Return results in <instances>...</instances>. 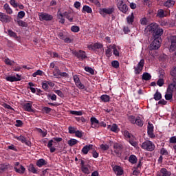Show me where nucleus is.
<instances>
[{
	"label": "nucleus",
	"instance_id": "f257e3e1",
	"mask_svg": "<svg viewBox=\"0 0 176 176\" xmlns=\"http://www.w3.org/2000/svg\"><path fill=\"white\" fill-rule=\"evenodd\" d=\"M141 148L148 152H153L155 151V144L150 140H146L142 144Z\"/></svg>",
	"mask_w": 176,
	"mask_h": 176
},
{
	"label": "nucleus",
	"instance_id": "f03ea898",
	"mask_svg": "<svg viewBox=\"0 0 176 176\" xmlns=\"http://www.w3.org/2000/svg\"><path fill=\"white\" fill-rule=\"evenodd\" d=\"M145 65V60L143 58L140 60L136 66H134V73L135 75H140L141 72H142V69H144V66Z\"/></svg>",
	"mask_w": 176,
	"mask_h": 176
},
{
	"label": "nucleus",
	"instance_id": "7ed1b4c3",
	"mask_svg": "<svg viewBox=\"0 0 176 176\" xmlns=\"http://www.w3.org/2000/svg\"><path fill=\"white\" fill-rule=\"evenodd\" d=\"M72 54L76 56L80 61H83L85 58H87V56L86 55V52L82 50L79 51H72Z\"/></svg>",
	"mask_w": 176,
	"mask_h": 176
},
{
	"label": "nucleus",
	"instance_id": "20e7f679",
	"mask_svg": "<svg viewBox=\"0 0 176 176\" xmlns=\"http://www.w3.org/2000/svg\"><path fill=\"white\" fill-rule=\"evenodd\" d=\"M115 12V8L111 7V8H100L99 10V13L102 16V17H107V14H112Z\"/></svg>",
	"mask_w": 176,
	"mask_h": 176
},
{
	"label": "nucleus",
	"instance_id": "39448f33",
	"mask_svg": "<svg viewBox=\"0 0 176 176\" xmlns=\"http://www.w3.org/2000/svg\"><path fill=\"white\" fill-rule=\"evenodd\" d=\"M113 149H114V153H116V155L118 156V157H120V156H122V151L123 150V145L119 143H114Z\"/></svg>",
	"mask_w": 176,
	"mask_h": 176
},
{
	"label": "nucleus",
	"instance_id": "423d86ee",
	"mask_svg": "<svg viewBox=\"0 0 176 176\" xmlns=\"http://www.w3.org/2000/svg\"><path fill=\"white\" fill-rule=\"evenodd\" d=\"M160 45H162V40L154 38L150 45V50H157L160 47Z\"/></svg>",
	"mask_w": 176,
	"mask_h": 176
},
{
	"label": "nucleus",
	"instance_id": "0eeeda50",
	"mask_svg": "<svg viewBox=\"0 0 176 176\" xmlns=\"http://www.w3.org/2000/svg\"><path fill=\"white\" fill-rule=\"evenodd\" d=\"M73 79L78 89H80V90H83V89H85V85H83L82 82H80V79L79 78V76L78 75L73 76Z\"/></svg>",
	"mask_w": 176,
	"mask_h": 176
},
{
	"label": "nucleus",
	"instance_id": "6e6552de",
	"mask_svg": "<svg viewBox=\"0 0 176 176\" xmlns=\"http://www.w3.org/2000/svg\"><path fill=\"white\" fill-rule=\"evenodd\" d=\"M117 6L119 10H120V12H122V13H126L127 10H129V7H127V5L124 4L123 1L122 0H120L118 2Z\"/></svg>",
	"mask_w": 176,
	"mask_h": 176
},
{
	"label": "nucleus",
	"instance_id": "1a4fd4ad",
	"mask_svg": "<svg viewBox=\"0 0 176 176\" xmlns=\"http://www.w3.org/2000/svg\"><path fill=\"white\" fill-rule=\"evenodd\" d=\"M147 133L150 138H156V135L153 133V124L149 122L147 126Z\"/></svg>",
	"mask_w": 176,
	"mask_h": 176
},
{
	"label": "nucleus",
	"instance_id": "9d476101",
	"mask_svg": "<svg viewBox=\"0 0 176 176\" xmlns=\"http://www.w3.org/2000/svg\"><path fill=\"white\" fill-rule=\"evenodd\" d=\"M163 29L161 28H157L153 33V37L154 38V39H159V40H162V38H160V36H162V35H163Z\"/></svg>",
	"mask_w": 176,
	"mask_h": 176
},
{
	"label": "nucleus",
	"instance_id": "9b49d317",
	"mask_svg": "<svg viewBox=\"0 0 176 176\" xmlns=\"http://www.w3.org/2000/svg\"><path fill=\"white\" fill-rule=\"evenodd\" d=\"M39 17H40L41 21H43L44 20L45 21H50L51 20H53V16L46 13L40 14Z\"/></svg>",
	"mask_w": 176,
	"mask_h": 176
},
{
	"label": "nucleus",
	"instance_id": "f8f14e48",
	"mask_svg": "<svg viewBox=\"0 0 176 176\" xmlns=\"http://www.w3.org/2000/svg\"><path fill=\"white\" fill-rule=\"evenodd\" d=\"M158 28H159V25H157V23H151L148 25L145 30L146 31L153 34Z\"/></svg>",
	"mask_w": 176,
	"mask_h": 176
},
{
	"label": "nucleus",
	"instance_id": "ddd939ff",
	"mask_svg": "<svg viewBox=\"0 0 176 176\" xmlns=\"http://www.w3.org/2000/svg\"><path fill=\"white\" fill-rule=\"evenodd\" d=\"M12 20V17L3 14V12H0V21L2 23H10Z\"/></svg>",
	"mask_w": 176,
	"mask_h": 176
},
{
	"label": "nucleus",
	"instance_id": "4468645a",
	"mask_svg": "<svg viewBox=\"0 0 176 176\" xmlns=\"http://www.w3.org/2000/svg\"><path fill=\"white\" fill-rule=\"evenodd\" d=\"M14 138L16 140H18V141H21V142H22V144H25V145H28V146H30V145L31 144V143L27 140L25 137H24L23 135L15 136Z\"/></svg>",
	"mask_w": 176,
	"mask_h": 176
},
{
	"label": "nucleus",
	"instance_id": "2eb2a0df",
	"mask_svg": "<svg viewBox=\"0 0 176 176\" xmlns=\"http://www.w3.org/2000/svg\"><path fill=\"white\" fill-rule=\"evenodd\" d=\"M110 47L113 49V54H114L116 57H119V50H120V47L116 46V45H110Z\"/></svg>",
	"mask_w": 176,
	"mask_h": 176
},
{
	"label": "nucleus",
	"instance_id": "dca6fc26",
	"mask_svg": "<svg viewBox=\"0 0 176 176\" xmlns=\"http://www.w3.org/2000/svg\"><path fill=\"white\" fill-rule=\"evenodd\" d=\"M93 144L85 145L81 150L82 153L83 155H87L89 153V151H91L93 149Z\"/></svg>",
	"mask_w": 176,
	"mask_h": 176
},
{
	"label": "nucleus",
	"instance_id": "f3484780",
	"mask_svg": "<svg viewBox=\"0 0 176 176\" xmlns=\"http://www.w3.org/2000/svg\"><path fill=\"white\" fill-rule=\"evenodd\" d=\"M176 89V78H173V83L170 84L167 89V93H173Z\"/></svg>",
	"mask_w": 176,
	"mask_h": 176
},
{
	"label": "nucleus",
	"instance_id": "a211bd4d",
	"mask_svg": "<svg viewBox=\"0 0 176 176\" xmlns=\"http://www.w3.org/2000/svg\"><path fill=\"white\" fill-rule=\"evenodd\" d=\"M113 170L116 175H123V169L120 166H114Z\"/></svg>",
	"mask_w": 176,
	"mask_h": 176
},
{
	"label": "nucleus",
	"instance_id": "6ab92c4d",
	"mask_svg": "<svg viewBox=\"0 0 176 176\" xmlns=\"http://www.w3.org/2000/svg\"><path fill=\"white\" fill-rule=\"evenodd\" d=\"M90 120L91 123V127H93V129H97V127H98V124H100V121H98V120H97V118L95 117H91Z\"/></svg>",
	"mask_w": 176,
	"mask_h": 176
},
{
	"label": "nucleus",
	"instance_id": "aec40b11",
	"mask_svg": "<svg viewBox=\"0 0 176 176\" xmlns=\"http://www.w3.org/2000/svg\"><path fill=\"white\" fill-rule=\"evenodd\" d=\"M14 170L18 174H24L25 173V168L23 165H20L19 167H14Z\"/></svg>",
	"mask_w": 176,
	"mask_h": 176
},
{
	"label": "nucleus",
	"instance_id": "412c9836",
	"mask_svg": "<svg viewBox=\"0 0 176 176\" xmlns=\"http://www.w3.org/2000/svg\"><path fill=\"white\" fill-rule=\"evenodd\" d=\"M23 108L27 112H33L34 111L32 110V103L31 102L25 103L23 104Z\"/></svg>",
	"mask_w": 176,
	"mask_h": 176
},
{
	"label": "nucleus",
	"instance_id": "4be33fe9",
	"mask_svg": "<svg viewBox=\"0 0 176 176\" xmlns=\"http://www.w3.org/2000/svg\"><path fill=\"white\" fill-rule=\"evenodd\" d=\"M57 16L58 19H59V23H60L61 24H64V23H65V19H64V14L61 13V12L58 10Z\"/></svg>",
	"mask_w": 176,
	"mask_h": 176
},
{
	"label": "nucleus",
	"instance_id": "5701e85b",
	"mask_svg": "<svg viewBox=\"0 0 176 176\" xmlns=\"http://www.w3.org/2000/svg\"><path fill=\"white\" fill-rule=\"evenodd\" d=\"M174 5H175V1H174V0H167L164 3V6H165V8H173Z\"/></svg>",
	"mask_w": 176,
	"mask_h": 176
},
{
	"label": "nucleus",
	"instance_id": "b1692460",
	"mask_svg": "<svg viewBox=\"0 0 176 176\" xmlns=\"http://www.w3.org/2000/svg\"><path fill=\"white\" fill-rule=\"evenodd\" d=\"M64 16L69 21V23H72L74 21V16L71 15V13L68 12H63Z\"/></svg>",
	"mask_w": 176,
	"mask_h": 176
},
{
	"label": "nucleus",
	"instance_id": "393cba45",
	"mask_svg": "<svg viewBox=\"0 0 176 176\" xmlns=\"http://www.w3.org/2000/svg\"><path fill=\"white\" fill-rule=\"evenodd\" d=\"M142 80H151V79H152V76L148 72H144L142 76Z\"/></svg>",
	"mask_w": 176,
	"mask_h": 176
},
{
	"label": "nucleus",
	"instance_id": "a878e982",
	"mask_svg": "<svg viewBox=\"0 0 176 176\" xmlns=\"http://www.w3.org/2000/svg\"><path fill=\"white\" fill-rule=\"evenodd\" d=\"M28 170L30 173H32V174H38V169L35 168L32 164L28 166Z\"/></svg>",
	"mask_w": 176,
	"mask_h": 176
},
{
	"label": "nucleus",
	"instance_id": "bb28decb",
	"mask_svg": "<svg viewBox=\"0 0 176 176\" xmlns=\"http://www.w3.org/2000/svg\"><path fill=\"white\" fill-rule=\"evenodd\" d=\"M105 55L107 57H111L112 56V47H111V45L107 47V49L105 50Z\"/></svg>",
	"mask_w": 176,
	"mask_h": 176
},
{
	"label": "nucleus",
	"instance_id": "cd10ccee",
	"mask_svg": "<svg viewBox=\"0 0 176 176\" xmlns=\"http://www.w3.org/2000/svg\"><path fill=\"white\" fill-rule=\"evenodd\" d=\"M47 164V162L43 159H40L36 162V166L38 167H43V166H46Z\"/></svg>",
	"mask_w": 176,
	"mask_h": 176
},
{
	"label": "nucleus",
	"instance_id": "c85d7f7f",
	"mask_svg": "<svg viewBox=\"0 0 176 176\" xmlns=\"http://www.w3.org/2000/svg\"><path fill=\"white\" fill-rule=\"evenodd\" d=\"M90 166L89 165H85L81 166V170L84 174H90Z\"/></svg>",
	"mask_w": 176,
	"mask_h": 176
},
{
	"label": "nucleus",
	"instance_id": "c756f323",
	"mask_svg": "<svg viewBox=\"0 0 176 176\" xmlns=\"http://www.w3.org/2000/svg\"><path fill=\"white\" fill-rule=\"evenodd\" d=\"M82 13H93V10L89 6H84L82 10Z\"/></svg>",
	"mask_w": 176,
	"mask_h": 176
},
{
	"label": "nucleus",
	"instance_id": "7c9ffc66",
	"mask_svg": "<svg viewBox=\"0 0 176 176\" xmlns=\"http://www.w3.org/2000/svg\"><path fill=\"white\" fill-rule=\"evenodd\" d=\"M135 124L139 126V127H142L144 126V121L140 117L135 118Z\"/></svg>",
	"mask_w": 176,
	"mask_h": 176
},
{
	"label": "nucleus",
	"instance_id": "2f4dec72",
	"mask_svg": "<svg viewBox=\"0 0 176 176\" xmlns=\"http://www.w3.org/2000/svg\"><path fill=\"white\" fill-rule=\"evenodd\" d=\"M3 9L6 10L8 14H12V13H13V10L12 8H10V6H9V4L8 3L4 4Z\"/></svg>",
	"mask_w": 176,
	"mask_h": 176
},
{
	"label": "nucleus",
	"instance_id": "473e14b6",
	"mask_svg": "<svg viewBox=\"0 0 176 176\" xmlns=\"http://www.w3.org/2000/svg\"><path fill=\"white\" fill-rule=\"evenodd\" d=\"M160 173L162 174V176H170L171 175V172L167 170V169L162 168L160 170Z\"/></svg>",
	"mask_w": 176,
	"mask_h": 176
},
{
	"label": "nucleus",
	"instance_id": "72a5a7b5",
	"mask_svg": "<svg viewBox=\"0 0 176 176\" xmlns=\"http://www.w3.org/2000/svg\"><path fill=\"white\" fill-rule=\"evenodd\" d=\"M126 21H127L128 24H133V23L134 21V14L133 13H131V15H129L126 17Z\"/></svg>",
	"mask_w": 176,
	"mask_h": 176
},
{
	"label": "nucleus",
	"instance_id": "f704fd0d",
	"mask_svg": "<svg viewBox=\"0 0 176 176\" xmlns=\"http://www.w3.org/2000/svg\"><path fill=\"white\" fill-rule=\"evenodd\" d=\"M110 130L113 131V133H118L119 131V127L116 124H113L112 126H109Z\"/></svg>",
	"mask_w": 176,
	"mask_h": 176
},
{
	"label": "nucleus",
	"instance_id": "c9c22d12",
	"mask_svg": "<svg viewBox=\"0 0 176 176\" xmlns=\"http://www.w3.org/2000/svg\"><path fill=\"white\" fill-rule=\"evenodd\" d=\"M157 16V17H160L161 19H163V17H166V14H164V10L163 9L158 10Z\"/></svg>",
	"mask_w": 176,
	"mask_h": 176
},
{
	"label": "nucleus",
	"instance_id": "e433bc0d",
	"mask_svg": "<svg viewBox=\"0 0 176 176\" xmlns=\"http://www.w3.org/2000/svg\"><path fill=\"white\" fill-rule=\"evenodd\" d=\"M100 100L103 102H109V100H110V97L108 95H102L100 96Z\"/></svg>",
	"mask_w": 176,
	"mask_h": 176
},
{
	"label": "nucleus",
	"instance_id": "4c0bfd02",
	"mask_svg": "<svg viewBox=\"0 0 176 176\" xmlns=\"http://www.w3.org/2000/svg\"><path fill=\"white\" fill-rule=\"evenodd\" d=\"M129 160L132 164H135V163H137V157L134 155H130Z\"/></svg>",
	"mask_w": 176,
	"mask_h": 176
},
{
	"label": "nucleus",
	"instance_id": "58836bf2",
	"mask_svg": "<svg viewBox=\"0 0 176 176\" xmlns=\"http://www.w3.org/2000/svg\"><path fill=\"white\" fill-rule=\"evenodd\" d=\"M154 100H155V101H159L160 100H162V94L159 92V91H157L154 94Z\"/></svg>",
	"mask_w": 176,
	"mask_h": 176
},
{
	"label": "nucleus",
	"instance_id": "ea45409f",
	"mask_svg": "<svg viewBox=\"0 0 176 176\" xmlns=\"http://www.w3.org/2000/svg\"><path fill=\"white\" fill-rule=\"evenodd\" d=\"M67 144L69 146H74V145L78 144V140L76 139H70L68 140Z\"/></svg>",
	"mask_w": 176,
	"mask_h": 176
},
{
	"label": "nucleus",
	"instance_id": "a19ab883",
	"mask_svg": "<svg viewBox=\"0 0 176 176\" xmlns=\"http://www.w3.org/2000/svg\"><path fill=\"white\" fill-rule=\"evenodd\" d=\"M122 134L126 140H130V138H131V133H130L127 130L124 131Z\"/></svg>",
	"mask_w": 176,
	"mask_h": 176
},
{
	"label": "nucleus",
	"instance_id": "79ce46f5",
	"mask_svg": "<svg viewBox=\"0 0 176 176\" xmlns=\"http://www.w3.org/2000/svg\"><path fill=\"white\" fill-rule=\"evenodd\" d=\"M176 49V42L172 38L171 45L170 46V51L174 52Z\"/></svg>",
	"mask_w": 176,
	"mask_h": 176
},
{
	"label": "nucleus",
	"instance_id": "37998d69",
	"mask_svg": "<svg viewBox=\"0 0 176 176\" xmlns=\"http://www.w3.org/2000/svg\"><path fill=\"white\" fill-rule=\"evenodd\" d=\"M38 75L39 76H42V75H43V72L42 70H37L36 72L32 74L33 78H36Z\"/></svg>",
	"mask_w": 176,
	"mask_h": 176
},
{
	"label": "nucleus",
	"instance_id": "c03bdc74",
	"mask_svg": "<svg viewBox=\"0 0 176 176\" xmlns=\"http://www.w3.org/2000/svg\"><path fill=\"white\" fill-rule=\"evenodd\" d=\"M6 80L8 82H17V79H16V76H7L6 78Z\"/></svg>",
	"mask_w": 176,
	"mask_h": 176
},
{
	"label": "nucleus",
	"instance_id": "a18cd8bd",
	"mask_svg": "<svg viewBox=\"0 0 176 176\" xmlns=\"http://www.w3.org/2000/svg\"><path fill=\"white\" fill-rule=\"evenodd\" d=\"M8 34L9 36H11L12 38H17V34L16 32H13L12 30H8Z\"/></svg>",
	"mask_w": 176,
	"mask_h": 176
},
{
	"label": "nucleus",
	"instance_id": "49530a36",
	"mask_svg": "<svg viewBox=\"0 0 176 176\" xmlns=\"http://www.w3.org/2000/svg\"><path fill=\"white\" fill-rule=\"evenodd\" d=\"M70 113H72V115H75L76 116H82L83 115L80 111H71Z\"/></svg>",
	"mask_w": 176,
	"mask_h": 176
},
{
	"label": "nucleus",
	"instance_id": "de8ad7c7",
	"mask_svg": "<svg viewBox=\"0 0 176 176\" xmlns=\"http://www.w3.org/2000/svg\"><path fill=\"white\" fill-rule=\"evenodd\" d=\"M17 24L20 26V27H27V23L24 22L23 21H21L20 19H18L16 21Z\"/></svg>",
	"mask_w": 176,
	"mask_h": 176
},
{
	"label": "nucleus",
	"instance_id": "09e8293b",
	"mask_svg": "<svg viewBox=\"0 0 176 176\" xmlns=\"http://www.w3.org/2000/svg\"><path fill=\"white\" fill-rule=\"evenodd\" d=\"M68 131L69 134H75V133H76V127H74V126H69L68 127Z\"/></svg>",
	"mask_w": 176,
	"mask_h": 176
},
{
	"label": "nucleus",
	"instance_id": "8fccbe9b",
	"mask_svg": "<svg viewBox=\"0 0 176 176\" xmlns=\"http://www.w3.org/2000/svg\"><path fill=\"white\" fill-rule=\"evenodd\" d=\"M47 98H50L52 101H56L57 100V96L54 94H48L47 95Z\"/></svg>",
	"mask_w": 176,
	"mask_h": 176
},
{
	"label": "nucleus",
	"instance_id": "3c124183",
	"mask_svg": "<svg viewBox=\"0 0 176 176\" xmlns=\"http://www.w3.org/2000/svg\"><path fill=\"white\" fill-rule=\"evenodd\" d=\"M76 137L78 138H82L83 137V132L82 131L77 130L75 133Z\"/></svg>",
	"mask_w": 176,
	"mask_h": 176
},
{
	"label": "nucleus",
	"instance_id": "603ef678",
	"mask_svg": "<svg viewBox=\"0 0 176 176\" xmlns=\"http://www.w3.org/2000/svg\"><path fill=\"white\" fill-rule=\"evenodd\" d=\"M4 63L7 65H13V64H14V61L11 60L10 59H9L8 58H6L4 60Z\"/></svg>",
	"mask_w": 176,
	"mask_h": 176
},
{
	"label": "nucleus",
	"instance_id": "864d4df0",
	"mask_svg": "<svg viewBox=\"0 0 176 176\" xmlns=\"http://www.w3.org/2000/svg\"><path fill=\"white\" fill-rule=\"evenodd\" d=\"M91 153H92V156L93 157H94L95 159H97V157H98V153H97V151H96V148H94V146H93V149H91Z\"/></svg>",
	"mask_w": 176,
	"mask_h": 176
},
{
	"label": "nucleus",
	"instance_id": "5fc2aeb1",
	"mask_svg": "<svg viewBox=\"0 0 176 176\" xmlns=\"http://www.w3.org/2000/svg\"><path fill=\"white\" fill-rule=\"evenodd\" d=\"M86 72H89L91 75H94V69L90 67H86L85 68Z\"/></svg>",
	"mask_w": 176,
	"mask_h": 176
},
{
	"label": "nucleus",
	"instance_id": "6e6d98bb",
	"mask_svg": "<svg viewBox=\"0 0 176 176\" xmlns=\"http://www.w3.org/2000/svg\"><path fill=\"white\" fill-rule=\"evenodd\" d=\"M173 98V93L172 92H167V94L165 95V99L168 101L171 100Z\"/></svg>",
	"mask_w": 176,
	"mask_h": 176
},
{
	"label": "nucleus",
	"instance_id": "4d7b16f0",
	"mask_svg": "<svg viewBox=\"0 0 176 176\" xmlns=\"http://www.w3.org/2000/svg\"><path fill=\"white\" fill-rule=\"evenodd\" d=\"M79 30H80L79 26L73 25L71 28V30L72 31V32H79Z\"/></svg>",
	"mask_w": 176,
	"mask_h": 176
},
{
	"label": "nucleus",
	"instance_id": "13d9d810",
	"mask_svg": "<svg viewBox=\"0 0 176 176\" xmlns=\"http://www.w3.org/2000/svg\"><path fill=\"white\" fill-rule=\"evenodd\" d=\"M42 87L44 90H49V85L47 84V81L45 80L43 82H42Z\"/></svg>",
	"mask_w": 176,
	"mask_h": 176
},
{
	"label": "nucleus",
	"instance_id": "bf43d9fd",
	"mask_svg": "<svg viewBox=\"0 0 176 176\" xmlns=\"http://www.w3.org/2000/svg\"><path fill=\"white\" fill-rule=\"evenodd\" d=\"M103 46L104 45H102V44H101L100 43H96L94 44L95 50H96V49H102Z\"/></svg>",
	"mask_w": 176,
	"mask_h": 176
},
{
	"label": "nucleus",
	"instance_id": "052dcab7",
	"mask_svg": "<svg viewBox=\"0 0 176 176\" xmlns=\"http://www.w3.org/2000/svg\"><path fill=\"white\" fill-rule=\"evenodd\" d=\"M128 119L132 124H135V117H134V116H129Z\"/></svg>",
	"mask_w": 176,
	"mask_h": 176
},
{
	"label": "nucleus",
	"instance_id": "680f3d73",
	"mask_svg": "<svg viewBox=\"0 0 176 176\" xmlns=\"http://www.w3.org/2000/svg\"><path fill=\"white\" fill-rule=\"evenodd\" d=\"M111 65L113 68H119V61L118 60H113L111 62Z\"/></svg>",
	"mask_w": 176,
	"mask_h": 176
},
{
	"label": "nucleus",
	"instance_id": "e2e57ef3",
	"mask_svg": "<svg viewBox=\"0 0 176 176\" xmlns=\"http://www.w3.org/2000/svg\"><path fill=\"white\" fill-rule=\"evenodd\" d=\"M8 167H9V166L6 164H0V170H1L2 171H5L6 170H7Z\"/></svg>",
	"mask_w": 176,
	"mask_h": 176
},
{
	"label": "nucleus",
	"instance_id": "0e129e2a",
	"mask_svg": "<svg viewBox=\"0 0 176 176\" xmlns=\"http://www.w3.org/2000/svg\"><path fill=\"white\" fill-rule=\"evenodd\" d=\"M170 75H171V76H173V78H175L176 79V67H175L172 68V69L170 71Z\"/></svg>",
	"mask_w": 176,
	"mask_h": 176
},
{
	"label": "nucleus",
	"instance_id": "69168bd1",
	"mask_svg": "<svg viewBox=\"0 0 176 176\" xmlns=\"http://www.w3.org/2000/svg\"><path fill=\"white\" fill-rule=\"evenodd\" d=\"M157 86H160V87H162V86H163V85H164V80H163L162 78L159 79L157 81Z\"/></svg>",
	"mask_w": 176,
	"mask_h": 176
},
{
	"label": "nucleus",
	"instance_id": "338daca9",
	"mask_svg": "<svg viewBox=\"0 0 176 176\" xmlns=\"http://www.w3.org/2000/svg\"><path fill=\"white\" fill-rule=\"evenodd\" d=\"M19 19H23L25 16V12L24 11H20L17 14Z\"/></svg>",
	"mask_w": 176,
	"mask_h": 176
},
{
	"label": "nucleus",
	"instance_id": "774afa93",
	"mask_svg": "<svg viewBox=\"0 0 176 176\" xmlns=\"http://www.w3.org/2000/svg\"><path fill=\"white\" fill-rule=\"evenodd\" d=\"M160 153L161 155H165V156H167V155H168V151H167L166 148H161Z\"/></svg>",
	"mask_w": 176,
	"mask_h": 176
}]
</instances>
